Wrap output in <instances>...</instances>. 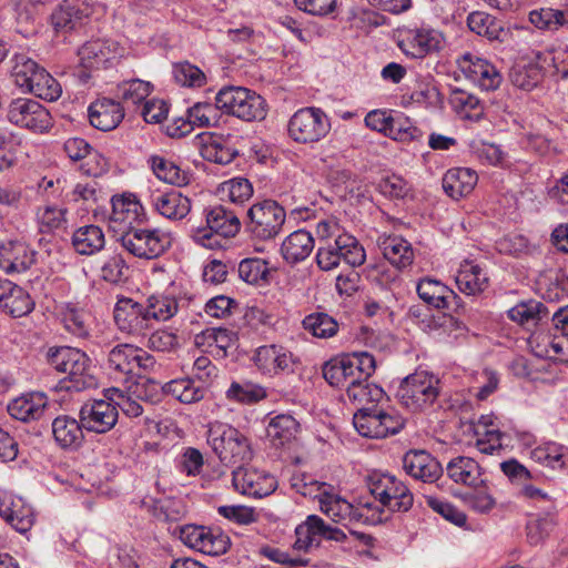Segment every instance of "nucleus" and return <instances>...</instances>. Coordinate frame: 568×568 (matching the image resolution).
<instances>
[{
    "label": "nucleus",
    "mask_w": 568,
    "mask_h": 568,
    "mask_svg": "<svg viewBox=\"0 0 568 568\" xmlns=\"http://www.w3.org/2000/svg\"><path fill=\"white\" fill-rule=\"evenodd\" d=\"M542 68L535 59V63L517 64L511 68L509 78L511 83L521 90L531 91L542 79Z\"/></svg>",
    "instance_id": "obj_50"
},
{
    "label": "nucleus",
    "mask_w": 568,
    "mask_h": 568,
    "mask_svg": "<svg viewBox=\"0 0 568 568\" xmlns=\"http://www.w3.org/2000/svg\"><path fill=\"white\" fill-rule=\"evenodd\" d=\"M237 271L240 278L251 285L266 282L268 275L267 263L258 257L242 260Z\"/></svg>",
    "instance_id": "obj_62"
},
{
    "label": "nucleus",
    "mask_w": 568,
    "mask_h": 568,
    "mask_svg": "<svg viewBox=\"0 0 568 568\" xmlns=\"http://www.w3.org/2000/svg\"><path fill=\"white\" fill-rule=\"evenodd\" d=\"M384 257L398 270L409 266L414 261L410 243L400 236H388L381 241Z\"/></svg>",
    "instance_id": "obj_41"
},
{
    "label": "nucleus",
    "mask_w": 568,
    "mask_h": 568,
    "mask_svg": "<svg viewBox=\"0 0 568 568\" xmlns=\"http://www.w3.org/2000/svg\"><path fill=\"white\" fill-rule=\"evenodd\" d=\"M232 483L234 488L242 495L262 498L271 495L277 486L274 476L256 468H245L237 466L232 473Z\"/></svg>",
    "instance_id": "obj_22"
},
{
    "label": "nucleus",
    "mask_w": 568,
    "mask_h": 568,
    "mask_svg": "<svg viewBox=\"0 0 568 568\" xmlns=\"http://www.w3.org/2000/svg\"><path fill=\"white\" fill-rule=\"evenodd\" d=\"M150 327L154 322L168 321L179 311V303L174 296L152 295L144 302Z\"/></svg>",
    "instance_id": "obj_47"
},
{
    "label": "nucleus",
    "mask_w": 568,
    "mask_h": 568,
    "mask_svg": "<svg viewBox=\"0 0 568 568\" xmlns=\"http://www.w3.org/2000/svg\"><path fill=\"white\" fill-rule=\"evenodd\" d=\"M197 139L200 154L206 161L226 165L239 154L237 150L221 135L204 132L199 134Z\"/></svg>",
    "instance_id": "obj_33"
},
{
    "label": "nucleus",
    "mask_w": 568,
    "mask_h": 568,
    "mask_svg": "<svg viewBox=\"0 0 568 568\" xmlns=\"http://www.w3.org/2000/svg\"><path fill=\"white\" fill-rule=\"evenodd\" d=\"M34 263V252L19 241H10L0 246V267L6 273H21Z\"/></svg>",
    "instance_id": "obj_32"
},
{
    "label": "nucleus",
    "mask_w": 568,
    "mask_h": 568,
    "mask_svg": "<svg viewBox=\"0 0 568 568\" xmlns=\"http://www.w3.org/2000/svg\"><path fill=\"white\" fill-rule=\"evenodd\" d=\"M314 248V239L310 232L297 230L291 233L281 245V254L290 264H296L310 256Z\"/></svg>",
    "instance_id": "obj_40"
},
{
    "label": "nucleus",
    "mask_w": 568,
    "mask_h": 568,
    "mask_svg": "<svg viewBox=\"0 0 568 568\" xmlns=\"http://www.w3.org/2000/svg\"><path fill=\"white\" fill-rule=\"evenodd\" d=\"M440 393V381L427 371H416L403 379L397 396L412 410L432 405Z\"/></svg>",
    "instance_id": "obj_13"
},
{
    "label": "nucleus",
    "mask_w": 568,
    "mask_h": 568,
    "mask_svg": "<svg viewBox=\"0 0 568 568\" xmlns=\"http://www.w3.org/2000/svg\"><path fill=\"white\" fill-rule=\"evenodd\" d=\"M124 116L120 102L102 98L89 106V120L92 126L101 131L115 129Z\"/></svg>",
    "instance_id": "obj_31"
},
{
    "label": "nucleus",
    "mask_w": 568,
    "mask_h": 568,
    "mask_svg": "<svg viewBox=\"0 0 568 568\" xmlns=\"http://www.w3.org/2000/svg\"><path fill=\"white\" fill-rule=\"evenodd\" d=\"M82 423L69 415H59L52 420V434L55 443L64 449L81 446L83 436Z\"/></svg>",
    "instance_id": "obj_35"
},
{
    "label": "nucleus",
    "mask_w": 568,
    "mask_h": 568,
    "mask_svg": "<svg viewBox=\"0 0 568 568\" xmlns=\"http://www.w3.org/2000/svg\"><path fill=\"white\" fill-rule=\"evenodd\" d=\"M72 245L75 252L81 255L95 254L105 245L104 233L98 225L81 226L72 235Z\"/></svg>",
    "instance_id": "obj_43"
},
{
    "label": "nucleus",
    "mask_w": 568,
    "mask_h": 568,
    "mask_svg": "<svg viewBox=\"0 0 568 568\" xmlns=\"http://www.w3.org/2000/svg\"><path fill=\"white\" fill-rule=\"evenodd\" d=\"M234 341V333L223 327L207 328L195 336L196 345L207 344V346H216L224 352L233 345Z\"/></svg>",
    "instance_id": "obj_64"
},
{
    "label": "nucleus",
    "mask_w": 568,
    "mask_h": 568,
    "mask_svg": "<svg viewBox=\"0 0 568 568\" xmlns=\"http://www.w3.org/2000/svg\"><path fill=\"white\" fill-rule=\"evenodd\" d=\"M531 458L551 469H562L568 463V454L565 448L555 443L536 447L531 452Z\"/></svg>",
    "instance_id": "obj_53"
},
{
    "label": "nucleus",
    "mask_w": 568,
    "mask_h": 568,
    "mask_svg": "<svg viewBox=\"0 0 568 568\" xmlns=\"http://www.w3.org/2000/svg\"><path fill=\"white\" fill-rule=\"evenodd\" d=\"M219 112L220 109H217L216 102L214 104L197 102L186 111L191 123L197 128H206L217 124L220 120Z\"/></svg>",
    "instance_id": "obj_63"
},
{
    "label": "nucleus",
    "mask_w": 568,
    "mask_h": 568,
    "mask_svg": "<svg viewBox=\"0 0 568 568\" xmlns=\"http://www.w3.org/2000/svg\"><path fill=\"white\" fill-rule=\"evenodd\" d=\"M226 397L241 404H255L267 397L266 389L252 382H233L226 392Z\"/></svg>",
    "instance_id": "obj_54"
},
{
    "label": "nucleus",
    "mask_w": 568,
    "mask_h": 568,
    "mask_svg": "<svg viewBox=\"0 0 568 568\" xmlns=\"http://www.w3.org/2000/svg\"><path fill=\"white\" fill-rule=\"evenodd\" d=\"M294 487L303 496L317 498L321 511L335 523L347 526L355 523L376 525L383 521V510L369 514L372 509L369 503L355 507L339 495L328 491L329 486L325 483L316 480L306 483L301 479L294 484Z\"/></svg>",
    "instance_id": "obj_1"
},
{
    "label": "nucleus",
    "mask_w": 568,
    "mask_h": 568,
    "mask_svg": "<svg viewBox=\"0 0 568 568\" xmlns=\"http://www.w3.org/2000/svg\"><path fill=\"white\" fill-rule=\"evenodd\" d=\"M181 540L189 547L210 556L225 554L230 538L220 529L204 526L186 525L180 530Z\"/></svg>",
    "instance_id": "obj_18"
},
{
    "label": "nucleus",
    "mask_w": 568,
    "mask_h": 568,
    "mask_svg": "<svg viewBox=\"0 0 568 568\" xmlns=\"http://www.w3.org/2000/svg\"><path fill=\"white\" fill-rule=\"evenodd\" d=\"M467 26L470 31L478 36L486 37L490 41H504L505 37L508 34L501 21L480 11L468 14Z\"/></svg>",
    "instance_id": "obj_44"
},
{
    "label": "nucleus",
    "mask_w": 568,
    "mask_h": 568,
    "mask_svg": "<svg viewBox=\"0 0 568 568\" xmlns=\"http://www.w3.org/2000/svg\"><path fill=\"white\" fill-rule=\"evenodd\" d=\"M329 131V118L321 108L315 106L298 109L287 124L288 136L294 142L302 144L320 142Z\"/></svg>",
    "instance_id": "obj_14"
},
{
    "label": "nucleus",
    "mask_w": 568,
    "mask_h": 568,
    "mask_svg": "<svg viewBox=\"0 0 568 568\" xmlns=\"http://www.w3.org/2000/svg\"><path fill=\"white\" fill-rule=\"evenodd\" d=\"M447 476L456 484L477 488L485 483L479 464L466 456L453 458L446 467Z\"/></svg>",
    "instance_id": "obj_37"
},
{
    "label": "nucleus",
    "mask_w": 568,
    "mask_h": 568,
    "mask_svg": "<svg viewBox=\"0 0 568 568\" xmlns=\"http://www.w3.org/2000/svg\"><path fill=\"white\" fill-rule=\"evenodd\" d=\"M478 182L477 173L468 168L449 169L443 178L445 193L454 200L469 195Z\"/></svg>",
    "instance_id": "obj_36"
},
{
    "label": "nucleus",
    "mask_w": 568,
    "mask_h": 568,
    "mask_svg": "<svg viewBox=\"0 0 568 568\" xmlns=\"http://www.w3.org/2000/svg\"><path fill=\"white\" fill-rule=\"evenodd\" d=\"M0 516L18 532L26 534L34 524L31 507L22 498L8 493H0Z\"/></svg>",
    "instance_id": "obj_29"
},
{
    "label": "nucleus",
    "mask_w": 568,
    "mask_h": 568,
    "mask_svg": "<svg viewBox=\"0 0 568 568\" xmlns=\"http://www.w3.org/2000/svg\"><path fill=\"white\" fill-rule=\"evenodd\" d=\"M205 226H199L193 230L192 237L200 245L214 248L220 244L217 235L222 237H233L241 230V222L237 215L224 207L215 205L205 209Z\"/></svg>",
    "instance_id": "obj_12"
},
{
    "label": "nucleus",
    "mask_w": 568,
    "mask_h": 568,
    "mask_svg": "<svg viewBox=\"0 0 568 568\" xmlns=\"http://www.w3.org/2000/svg\"><path fill=\"white\" fill-rule=\"evenodd\" d=\"M11 77L18 88L45 101H55L61 97L60 83L34 60L24 53L12 57Z\"/></svg>",
    "instance_id": "obj_3"
},
{
    "label": "nucleus",
    "mask_w": 568,
    "mask_h": 568,
    "mask_svg": "<svg viewBox=\"0 0 568 568\" xmlns=\"http://www.w3.org/2000/svg\"><path fill=\"white\" fill-rule=\"evenodd\" d=\"M49 365L64 374L63 388L81 392L97 385L89 356L79 348L60 346L50 347L47 353Z\"/></svg>",
    "instance_id": "obj_2"
},
{
    "label": "nucleus",
    "mask_w": 568,
    "mask_h": 568,
    "mask_svg": "<svg viewBox=\"0 0 568 568\" xmlns=\"http://www.w3.org/2000/svg\"><path fill=\"white\" fill-rule=\"evenodd\" d=\"M367 488L372 496L381 505L373 506L369 513L383 510V520L385 508L392 513L407 511L412 508L414 497L407 486L395 476L383 473H373L367 477Z\"/></svg>",
    "instance_id": "obj_7"
},
{
    "label": "nucleus",
    "mask_w": 568,
    "mask_h": 568,
    "mask_svg": "<svg viewBox=\"0 0 568 568\" xmlns=\"http://www.w3.org/2000/svg\"><path fill=\"white\" fill-rule=\"evenodd\" d=\"M353 425L363 437L385 438L398 434L405 426V418L394 408L372 405L357 409Z\"/></svg>",
    "instance_id": "obj_9"
},
{
    "label": "nucleus",
    "mask_w": 568,
    "mask_h": 568,
    "mask_svg": "<svg viewBox=\"0 0 568 568\" xmlns=\"http://www.w3.org/2000/svg\"><path fill=\"white\" fill-rule=\"evenodd\" d=\"M111 204L110 220L129 225L139 219V213L142 210V205L132 193L112 196Z\"/></svg>",
    "instance_id": "obj_46"
},
{
    "label": "nucleus",
    "mask_w": 568,
    "mask_h": 568,
    "mask_svg": "<svg viewBox=\"0 0 568 568\" xmlns=\"http://www.w3.org/2000/svg\"><path fill=\"white\" fill-rule=\"evenodd\" d=\"M452 104L463 119L477 121L483 115L484 109L480 100L466 91H456L452 98Z\"/></svg>",
    "instance_id": "obj_58"
},
{
    "label": "nucleus",
    "mask_w": 568,
    "mask_h": 568,
    "mask_svg": "<svg viewBox=\"0 0 568 568\" xmlns=\"http://www.w3.org/2000/svg\"><path fill=\"white\" fill-rule=\"evenodd\" d=\"M530 22L540 30L556 31L568 28V9L540 8L529 13Z\"/></svg>",
    "instance_id": "obj_49"
},
{
    "label": "nucleus",
    "mask_w": 568,
    "mask_h": 568,
    "mask_svg": "<svg viewBox=\"0 0 568 568\" xmlns=\"http://www.w3.org/2000/svg\"><path fill=\"white\" fill-rule=\"evenodd\" d=\"M416 292L419 298L432 307L438 310H457L459 307V296L436 278L426 276L419 280Z\"/></svg>",
    "instance_id": "obj_27"
},
{
    "label": "nucleus",
    "mask_w": 568,
    "mask_h": 568,
    "mask_svg": "<svg viewBox=\"0 0 568 568\" xmlns=\"http://www.w3.org/2000/svg\"><path fill=\"white\" fill-rule=\"evenodd\" d=\"M459 291L467 295H476L488 286L487 273L473 261H463L455 276Z\"/></svg>",
    "instance_id": "obj_39"
},
{
    "label": "nucleus",
    "mask_w": 568,
    "mask_h": 568,
    "mask_svg": "<svg viewBox=\"0 0 568 568\" xmlns=\"http://www.w3.org/2000/svg\"><path fill=\"white\" fill-rule=\"evenodd\" d=\"M536 60L540 63L542 72L556 79L568 78V47L558 45L536 53Z\"/></svg>",
    "instance_id": "obj_42"
},
{
    "label": "nucleus",
    "mask_w": 568,
    "mask_h": 568,
    "mask_svg": "<svg viewBox=\"0 0 568 568\" xmlns=\"http://www.w3.org/2000/svg\"><path fill=\"white\" fill-rule=\"evenodd\" d=\"M303 328L316 338L334 337L339 329L337 321L324 312H314L304 317L302 321Z\"/></svg>",
    "instance_id": "obj_45"
},
{
    "label": "nucleus",
    "mask_w": 568,
    "mask_h": 568,
    "mask_svg": "<svg viewBox=\"0 0 568 568\" xmlns=\"http://www.w3.org/2000/svg\"><path fill=\"white\" fill-rule=\"evenodd\" d=\"M457 64L462 73L483 90H496L503 81L497 68L477 54L465 53L457 60Z\"/></svg>",
    "instance_id": "obj_21"
},
{
    "label": "nucleus",
    "mask_w": 568,
    "mask_h": 568,
    "mask_svg": "<svg viewBox=\"0 0 568 568\" xmlns=\"http://www.w3.org/2000/svg\"><path fill=\"white\" fill-rule=\"evenodd\" d=\"M220 112L245 122L262 121L267 114L263 97L244 87L225 85L215 95Z\"/></svg>",
    "instance_id": "obj_5"
},
{
    "label": "nucleus",
    "mask_w": 568,
    "mask_h": 568,
    "mask_svg": "<svg viewBox=\"0 0 568 568\" xmlns=\"http://www.w3.org/2000/svg\"><path fill=\"white\" fill-rule=\"evenodd\" d=\"M7 119L12 124L36 133H44L53 124L50 112L38 101L28 98L12 100L8 105Z\"/></svg>",
    "instance_id": "obj_16"
},
{
    "label": "nucleus",
    "mask_w": 568,
    "mask_h": 568,
    "mask_svg": "<svg viewBox=\"0 0 568 568\" xmlns=\"http://www.w3.org/2000/svg\"><path fill=\"white\" fill-rule=\"evenodd\" d=\"M155 363V358L145 349L133 344L120 343L108 352L104 367L114 379L126 382L153 369Z\"/></svg>",
    "instance_id": "obj_8"
},
{
    "label": "nucleus",
    "mask_w": 568,
    "mask_h": 568,
    "mask_svg": "<svg viewBox=\"0 0 568 568\" xmlns=\"http://www.w3.org/2000/svg\"><path fill=\"white\" fill-rule=\"evenodd\" d=\"M207 444L226 466H240L251 460L253 455L247 437L237 428L221 422L210 424Z\"/></svg>",
    "instance_id": "obj_4"
},
{
    "label": "nucleus",
    "mask_w": 568,
    "mask_h": 568,
    "mask_svg": "<svg viewBox=\"0 0 568 568\" xmlns=\"http://www.w3.org/2000/svg\"><path fill=\"white\" fill-rule=\"evenodd\" d=\"M324 528V520L316 515L307 517L306 521L297 526L295 547L297 549H308L318 546L321 542V529Z\"/></svg>",
    "instance_id": "obj_52"
},
{
    "label": "nucleus",
    "mask_w": 568,
    "mask_h": 568,
    "mask_svg": "<svg viewBox=\"0 0 568 568\" xmlns=\"http://www.w3.org/2000/svg\"><path fill=\"white\" fill-rule=\"evenodd\" d=\"M113 318L118 328L129 334H143L150 328L144 303L121 297L114 305Z\"/></svg>",
    "instance_id": "obj_23"
},
{
    "label": "nucleus",
    "mask_w": 568,
    "mask_h": 568,
    "mask_svg": "<svg viewBox=\"0 0 568 568\" xmlns=\"http://www.w3.org/2000/svg\"><path fill=\"white\" fill-rule=\"evenodd\" d=\"M301 425L290 414L271 417L266 426V437L277 448L290 447L297 440Z\"/></svg>",
    "instance_id": "obj_30"
},
{
    "label": "nucleus",
    "mask_w": 568,
    "mask_h": 568,
    "mask_svg": "<svg viewBox=\"0 0 568 568\" xmlns=\"http://www.w3.org/2000/svg\"><path fill=\"white\" fill-rule=\"evenodd\" d=\"M124 49L111 39H94L85 42L78 51L80 64L89 71L100 70L112 64Z\"/></svg>",
    "instance_id": "obj_20"
},
{
    "label": "nucleus",
    "mask_w": 568,
    "mask_h": 568,
    "mask_svg": "<svg viewBox=\"0 0 568 568\" xmlns=\"http://www.w3.org/2000/svg\"><path fill=\"white\" fill-rule=\"evenodd\" d=\"M253 361L262 373L272 375L292 373L295 365L293 353L276 344L263 345L256 348Z\"/></svg>",
    "instance_id": "obj_24"
},
{
    "label": "nucleus",
    "mask_w": 568,
    "mask_h": 568,
    "mask_svg": "<svg viewBox=\"0 0 568 568\" xmlns=\"http://www.w3.org/2000/svg\"><path fill=\"white\" fill-rule=\"evenodd\" d=\"M443 34L428 28H415L400 31L397 42L400 51L412 59H423L442 50Z\"/></svg>",
    "instance_id": "obj_17"
},
{
    "label": "nucleus",
    "mask_w": 568,
    "mask_h": 568,
    "mask_svg": "<svg viewBox=\"0 0 568 568\" xmlns=\"http://www.w3.org/2000/svg\"><path fill=\"white\" fill-rule=\"evenodd\" d=\"M342 260L353 267L361 266L366 260L364 247L352 234H343L333 242L323 243L316 253L317 265L323 271L337 267Z\"/></svg>",
    "instance_id": "obj_15"
},
{
    "label": "nucleus",
    "mask_w": 568,
    "mask_h": 568,
    "mask_svg": "<svg viewBox=\"0 0 568 568\" xmlns=\"http://www.w3.org/2000/svg\"><path fill=\"white\" fill-rule=\"evenodd\" d=\"M248 221L245 225L248 235L257 241H272L282 231L286 212L274 200L254 203L247 211Z\"/></svg>",
    "instance_id": "obj_10"
},
{
    "label": "nucleus",
    "mask_w": 568,
    "mask_h": 568,
    "mask_svg": "<svg viewBox=\"0 0 568 568\" xmlns=\"http://www.w3.org/2000/svg\"><path fill=\"white\" fill-rule=\"evenodd\" d=\"M548 315L546 306L538 301L521 302L508 311V317L518 324L542 320Z\"/></svg>",
    "instance_id": "obj_57"
},
{
    "label": "nucleus",
    "mask_w": 568,
    "mask_h": 568,
    "mask_svg": "<svg viewBox=\"0 0 568 568\" xmlns=\"http://www.w3.org/2000/svg\"><path fill=\"white\" fill-rule=\"evenodd\" d=\"M143 505L153 509V514L161 520L176 521L185 513V508L180 500L170 498L143 500Z\"/></svg>",
    "instance_id": "obj_61"
},
{
    "label": "nucleus",
    "mask_w": 568,
    "mask_h": 568,
    "mask_svg": "<svg viewBox=\"0 0 568 568\" xmlns=\"http://www.w3.org/2000/svg\"><path fill=\"white\" fill-rule=\"evenodd\" d=\"M149 202L154 212L171 221H181L191 211V200L176 190H155L151 192Z\"/></svg>",
    "instance_id": "obj_25"
},
{
    "label": "nucleus",
    "mask_w": 568,
    "mask_h": 568,
    "mask_svg": "<svg viewBox=\"0 0 568 568\" xmlns=\"http://www.w3.org/2000/svg\"><path fill=\"white\" fill-rule=\"evenodd\" d=\"M49 409V398L42 392L24 393L9 402V415L20 422L40 420Z\"/></svg>",
    "instance_id": "obj_26"
},
{
    "label": "nucleus",
    "mask_w": 568,
    "mask_h": 568,
    "mask_svg": "<svg viewBox=\"0 0 568 568\" xmlns=\"http://www.w3.org/2000/svg\"><path fill=\"white\" fill-rule=\"evenodd\" d=\"M219 192L223 199L226 197L232 203L242 204L253 195V186L245 178H234L223 182Z\"/></svg>",
    "instance_id": "obj_60"
},
{
    "label": "nucleus",
    "mask_w": 568,
    "mask_h": 568,
    "mask_svg": "<svg viewBox=\"0 0 568 568\" xmlns=\"http://www.w3.org/2000/svg\"><path fill=\"white\" fill-rule=\"evenodd\" d=\"M118 241L128 253L143 260L156 258L171 246L170 235L159 229L130 226Z\"/></svg>",
    "instance_id": "obj_11"
},
{
    "label": "nucleus",
    "mask_w": 568,
    "mask_h": 568,
    "mask_svg": "<svg viewBox=\"0 0 568 568\" xmlns=\"http://www.w3.org/2000/svg\"><path fill=\"white\" fill-rule=\"evenodd\" d=\"M403 468L415 479L434 483L443 474L439 462L426 450H409L403 457Z\"/></svg>",
    "instance_id": "obj_28"
},
{
    "label": "nucleus",
    "mask_w": 568,
    "mask_h": 568,
    "mask_svg": "<svg viewBox=\"0 0 568 568\" xmlns=\"http://www.w3.org/2000/svg\"><path fill=\"white\" fill-rule=\"evenodd\" d=\"M108 399H94L85 403L80 409V422L88 432L104 434L111 430L119 417L114 396L108 394Z\"/></svg>",
    "instance_id": "obj_19"
},
{
    "label": "nucleus",
    "mask_w": 568,
    "mask_h": 568,
    "mask_svg": "<svg viewBox=\"0 0 568 568\" xmlns=\"http://www.w3.org/2000/svg\"><path fill=\"white\" fill-rule=\"evenodd\" d=\"M149 163L153 173L162 181L182 186L189 183V175L181 170L174 162L161 156L152 155Z\"/></svg>",
    "instance_id": "obj_48"
},
{
    "label": "nucleus",
    "mask_w": 568,
    "mask_h": 568,
    "mask_svg": "<svg viewBox=\"0 0 568 568\" xmlns=\"http://www.w3.org/2000/svg\"><path fill=\"white\" fill-rule=\"evenodd\" d=\"M30 295L20 286L6 281L0 292V310L12 317H21L33 310Z\"/></svg>",
    "instance_id": "obj_34"
},
{
    "label": "nucleus",
    "mask_w": 568,
    "mask_h": 568,
    "mask_svg": "<svg viewBox=\"0 0 568 568\" xmlns=\"http://www.w3.org/2000/svg\"><path fill=\"white\" fill-rule=\"evenodd\" d=\"M376 362L367 352L336 356L323 365L325 381L334 387L347 388L358 378H369L375 372Z\"/></svg>",
    "instance_id": "obj_6"
},
{
    "label": "nucleus",
    "mask_w": 568,
    "mask_h": 568,
    "mask_svg": "<svg viewBox=\"0 0 568 568\" xmlns=\"http://www.w3.org/2000/svg\"><path fill=\"white\" fill-rule=\"evenodd\" d=\"M556 519L552 511L546 513L545 516H540L529 520L526 525V538L530 546L542 545L546 539L550 536L551 531L556 526Z\"/></svg>",
    "instance_id": "obj_55"
},
{
    "label": "nucleus",
    "mask_w": 568,
    "mask_h": 568,
    "mask_svg": "<svg viewBox=\"0 0 568 568\" xmlns=\"http://www.w3.org/2000/svg\"><path fill=\"white\" fill-rule=\"evenodd\" d=\"M152 88L150 82L140 79L123 81L116 88V97L128 105H136L150 95Z\"/></svg>",
    "instance_id": "obj_56"
},
{
    "label": "nucleus",
    "mask_w": 568,
    "mask_h": 568,
    "mask_svg": "<svg viewBox=\"0 0 568 568\" xmlns=\"http://www.w3.org/2000/svg\"><path fill=\"white\" fill-rule=\"evenodd\" d=\"M61 321L64 328L77 337L89 336V325L85 322V313L68 303L61 307Z\"/></svg>",
    "instance_id": "obj_59"
},
{
    "label": "nucleus",
    "mask_w": 568,
    "mask_h": 568,
    "mask_svg": "<svg viewBox=\"0 0 568 568\" xmlns=\"http://www.w3.org/2000/svg\"><path fill=\"white\" fill-rule=\"evenodd\" d=\"M89 14L90 9L80 8L79 0H64L51 13V23L55 31L68 32L80 26Z\"/></svg>",
    "instance_id": "obj_38"
},
{
    "label": "nucleus",
    "mask_w": 568,
    "mask_h": 568,
    "mask_svg": "<svg viewBox=\"0 0 568 568\" xmlns=\"http://www.w3.org/2000/svg\"><path fill=\"white\" fill-rule=\"evenodd\" d=\"M348 399L355 404L366 407V404L377 403L384 395L382 387L368 383V378H358L346 388Z\"/></svg>",
    "instance_id": "obj_51"
}]
</instances>
